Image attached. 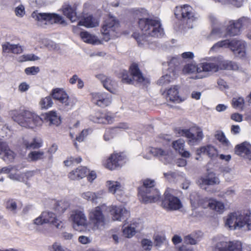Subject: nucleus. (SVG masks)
<instances>
[{
  "mask_svg": "<svg viewBox=\"0 0 251 251\" xmlns=\"http://www.w3.org/2000/svg\"><path fill=\"white\" fill-rule=\"evenodd\" d=\"M139 21L138 25L141 33L134 32L132 36L138 45L144 48L153 49L155 44L151 37H159L163 34V29L160 21L154 18H148L149 14L145 9L136 11Z\"/></svg>",
  "mask_w": 251,
  "mask_h": 251,
  "instance_id": "1",
  "label": "nucleus"
},
{
  "mask_svg": "<svg viewBox=\"0 0 251 251\" xmlns=\"http://www.w3.org/2000/svg\"><path fill=\"white\" fill-rule=\"evenodd\" d=\"M225 226L231 230H251V219L249 216L242 215L240 212L229 214L226 218Z\"/></svg>",
  "mask_w": 251,
  "mask_h": 251,
  "instance_id": "2",
  "label": "nucleus"
},
{
  "mask_svg": "<svg viewBox=\"0 0 251 251\" xmlns=\"http://www.w3.org/2000/svg\"><path fill=\"white\" fill-rule=\"evenodd\" d=\"M154 180L146 179L143 181V185L139 188L138 194L141 201L144 203H151L156 201L160 194L154 186Z\"/></svg>",
  "mask_w": 251,
  "mask_h": 251,
  "instance_id": "3",
  "label": "nucleus"
},
{
  "mask_svg": "<svg viewBox=\"0 0 251 251\" xmlns=\"http://www.w3.org/2000/svg\"><path fill=\"white\" fill-rule=\"evenodd\" d=\"M222 47L230 48L237 57L242 58L246 55L245 42L244 41L234 39L231 41L228 40L219 41L211 48L210 51L216 52Z\"/></svg>",
  "mask_w": 251,
  "mask_h": 251,
  "instance_id": "4",
  "label": "nucleus"
},
{
  "mask_svg": "<svg viewBox=\"0 0 251 251\" xmlns=\"http://www.w3.org/2000/svg\"><path fill=\"white\" fill-rule=\"evenodd\" d=\"M201 74L205 75V72H217L221 69H233L231 62L224 60L221 57H214L209 62L200 64Z\"/></svg>",
  "mask_w": 251,
  "mask_h": 251,
  "instance_id": "5",
  "label": "nucleus"
},
{
  "mask_svg": "<svg viewBox=\"0 0 251 251\" xmlns=\"http://www.w3.org/2000/svg\"><path fill=\"white\" fill-rule=\"evenodd\" d=\"M12 119L21 126L26 128H33L40 125L42 122V118L29 111H24L17 115L12 116Z\"/></svg>",
  "mask_w": 251,
  "mask_h": 251,
  "instance_id": "6",
  "label": "nucleus"
},
{
  "mask_svg": "<svg viewBox=\"0 0 251 251\" xmlns=\"http://www.w3.org/2000/svg\"><path fill=\"white\" fill-rule=\"evenodd\" d=\"M120 24L116 17L109 15L104 22L101 32L103 40L107 42L111 38L116 37L119 31Z\"/></svg>",
  "mask_w": 251,
  "mask_h": 251,
  "instance_id": "7",
  "label": "nucleus"
},
{
  "mask_svg": "<svg viewBox=\"0 0 251 251\" xmlns=\"http://www.w3.org/2000/svg\"><path fill=\"white\" fill-rule=\"evenodd\" d=\"M175 190L172 189H167L164 193V198L162 202V205L167 210H177L182 208V204L180 200L176 196Z\"/></svg>",
  "mask_w": 251,
  "mask_h": 251,
  "instance_id": "8",
  "label": "nucleus"
},
{
  "mask_svg": "<svg viewBox=\"0 0 251 251\" xmlns=\"http://www.w3.org/2000/svg\"><path fill=\"white\" fill-rule=\"evenodd\" d=\"M130 74L126 70L122 72V81L124 83L130 84L132 79L139 83H144L148 82V80L145 78L136 64H132L130 67Z\"/></svg>",
  "mask_w": 251,
  "mask_h": 251,
  "instance_id": "9",
  "label": "nucleus"
},
{
  "mask_svg": "<svg viewBox=\"0 0 251 251\" xmlns=\"http://www.w3.org/2000/svg\"><path fill=\"white\" fill-rule=\"evenodd\" d=\"M179 134L188 139V143L191 146L199 144L203 138V134L201 128L194 127L190 129H180Z\"/></svg>",
  "mask_w": 251,
  "mask_h": 251,
  "instance_id": "10",
  "label": "nucleus"
},
{
  "mask_svg": "<svg viewBox=\"0 0 251 251\" xmlns=\"http://www.w3.org/2000/svg\"><path fill=\"white\" fill-rule=\"evenodd\" d=\"M52 98L58 100L66 110L71 109L75 105L73 100L71 99L63 88L53 89L50 94Z\"/></svg>",
  "mask_w": 251,
  "mask_h": 251,
  "instance_id": "11",
  "label": "nucleus"
},
{
  "mask_svg": "<svg viewBox=\"0 0 251 251\" xmlns=\"http://www.w3.org/2000/svg\"><path fill=\"white\" fill-rule=\"evenodd\" d=\"M126 161V156L122 153H114L103 162V166L110 170L121 168Z\"/></svg>",
  "mask_w": 251,
  "mask_h": 251,
  "instance_id": "12",
  "label": "nucleus"
},
{
  "mask_svg": "<svg viewBox=\"0 0 251 251\" xmlns=\"http://www.w3.org/2000/svg\"><path fill=\"white\" fill-rule=\"evenodd\" d=\"M70 220L72 223L74 229L81 231L82 228L87 226V217L84 213L80 210H74L71 214Z\"/></svg>",
  "mask_w": 251,
  "mask_h": 251,
  "instance_id": "13",
  "label": "nucleus"
},
{
  "mask_svg": "<svg viewBox=\"0 0 251 251\" xmlns=\"http://www.w3.org/2000/svg\"><path fill=\"white\" fill-rule=\"evenodd\" d=\"M213 251H242V244L240 241H228L225 239L218 242Z\"/></svg>",
  "mask_w": 251,
  "mask_h": 251,
  "instance_id": "14",
  "label": "nucleus"
},
{
  "mask_svg": "<svg viewBox=\"0 0 251 251\" xmlns=\"http://www.w3.org/2000/svg\"><path fill=\"white\" fill-rule=\"evenodd\" d=\"M103 206H99L92 209L89 214V218L94 227L101 228L105 224V218L102 212Z\"/></svg>",
  "mask_w": 251,
  "mask_h": 251,
  "instance_id": "15",
  "label": "nucleus"
},
{
  "mask_svg": "<svg viewBox=\"0 0 251 251\" xmlns=\"http://www.w3.org/2000/svg\"><path fill=\"white\" fill-rule=\"evenodd\" d=\"M176 15L181 14L183 21H186L189 28H192L193 25L191 24L194 21L195 18L192 11V8L188 4H184L176 7Z\"/></svg>",
  "mask_w": 251,
  "mask_h": 251,
  "instance_id": "16",
  "label": "nucleus"
},
{
  "mask_svg": "<svg viewBox=\"0 0 251 251\" xmlns=\"http://www.w3.org/2000/svg\"><path fill=\"white\" fill-rule=\"evenodd\" d=\"M149 155H143V157L147 159L151 158V155L158 157L165 164L170 163L173 159L172 154L171 152L162 150L159 148H150L148 149Z\"/></svg>",
  "mask_w": 251,
  "mask_h": 251,
  "instance_id": "17",
  "label": "nucleus"
},
{
  "mask_svg": "<svg viewBox=\"0 0 251 251\" xmlns=\"http://www.w3.org/2000/svg\"><path fill=\"white\" fill-rule=\"evenodd\" d=\"M110 212L114 221L126 222L130 217V212L122 206H112Z\"/></svg>",
  "mask_w": 251,
  "mask_h": 251,
  "instance_id": "18",
  "label": "nucleus"
},
{
  "mask_svg": "<svg viewBox=\"0 0 251 251\" xmlns=\"http://www.w3.org/2000/svg\"><path fill=\"white\" fill-rule=\"evenodd\" d=\"M91 96L92 102L99 106L104 107L111 103V98L105 93H92Z\"/></svg>",
  "mask_w": 251,
  "mask_h": 251,
  "instance_id": "19",
  "label": "nucleus"
},
{
  "mask_svg": "<svg viewBox=\"0 0 251 251\" xmlns=\"http://www.w3.org/2000/svg\"><path fill=\"white\" fill-rule=\"evenodd\" d=\"M106 186L109 192L114 195L117 200H121L125 194L124 186L118 181L112 180L107 181Z\"/></svg>",
  "mask_w": 251,
  "mask_h": 251,
  "instance_id": "20",
  "label": "nucleus"
},
{
  "mask_svg": "<svg viewBox=\"0 0 251 251\" xmlns=\"http://www.w3.org/2000/svg\"><path fill=\"white\" fill-rule=\"evenodd\" d=\"M200 64L196 65L193 63H190L185 65L182 70V72L185 74H196L194 78L195 79H201L206 76V75L201 74Z\"/></svg>",
  "mask_w": 251,
  "mask_h": 251,
  "instance_id": "21",
  "label": "nucleus"
},
{
  "mask_svg": "<svg viewBox=\"0 0 251 251\" xmlns=\"http://www.w3.org/2000/svg\"><path fill=\"white\" fill-rule=\"evenodd\" d=\"M105 193L104 190H100L97 192L87 191L81 194L83 199L93 203H97V200L103 198Z\"/></svg>",
  "mask_w": 251,
  "mask_h": 251,
  "instance_id": "22",
  "label": "nucleus"
},
{
  "mask_svg": "<svg viewBox=\"0 0 251 251\" xmlns=\"http://www.w3.org/2000/svg\"><path fill=\"white\" fill-rule=\"evenodd\" d=\"M235 153L242 157L251 160V146L246 143L237 145L235 149Z\"/></svg>",
  "mask_w": 251,
  "mask_h": 251,
  "instance_id": "23",
  "label": "nucleus"
},
{
  "mask_svg": "<svg viewBox=\"0 0 251 251\" xmlns=\"http://www.w3.org/2000/svg\"><path fill=\"white\" fill-rule=\"evenodd\" d=\"M197 154L200 155L201 154L207 155L212 159H215L218 157V151L214 146L209 145L203 146L197 150Z\"/></svg>",
  "mask_w": 251,
  "mask_h": 251,
  "instance_id": "24",
  "label": "nucleus"
},
{
  "mask_svg": "<svg viewBox=\"0 0 251 251\" xmlns=\"http://www.w3.org/2000/svg\"><path fill=\"white\" fill-rule=\"evenodd\" d=\"M50 208L56 212V214H60L68 208L69 204L64 201H56L54 200H51L50 201Z\"/></svg>",
  "mask_w": 251,
  "mask_h": 251,
  "instance_id": "25",
  "label": "nucleus"
},
{
  "mask_svg": "<svg viewBox=\"0 0 251 251\" xmlns=\"http://www.w3.org/2000/svg\"><path fill=\"white\" fill-rule=\"evenodd\" d=\"M97 77L100 79L104 87L112 93L115 92L117 83L111 78L108 77L103 75H99Z\"/></svg>",
  "mask_w": 251,
  "mask_h": 251,
  "instance_id": "26",
  "label": "nucleus"
},
{
  "mask_svg": "<svg viewBox=\"0 0 251 251\" xmlns=\"http://www.w3.org/2000/svg\"><path fill=\"white\" fill-rule=\"evenodd\" d=\"M99 20L94 18L92 15H86L84 16L79 21L78 25H82L86 27H96L99 25Z\"/></svg>",
  "mask_w": 251,
  "mask_h": 251,
  "instance_id": "27",
  "label": "nucleus"
},
{
  "mask_svg": "<svg viewBox=\"0 0 251 251\" xmlns=\"http://www.w3.org/2000/svg\"><path fill=\"white\" fill-rule=\"evenodd\" d=\"M241 31L238 23L237 21L231 20L229 21L226 28V33H225L226 36L228 35L231 36L239 35Z\"/></svg>",
  "mask_w": 251,
  "mask_h": 251,
  "instance_id": "28",
  "label": "nucleus"
},
{
  "mask_svg": "<svg viewBox=\"0 0 251 251\" xmlns=\"http://www.w3.org/2000/svg\"><path fill=\"white\" fill-rule=\"evenodd\" d=\"M88 172L86 167H79L69 173V177L72 180L80 179L85 177Z\"/></svg>",
  "mask_w": 251,
  "mask_h": 251,
  "instance_id": "29",
  "label": "nucleus"
},
{
  "mask_svg": "<svg viewBox=\"0 0 251 251\" xmlns=\"http://www.w3.org/2000/svg\"><path fill=\"white\" fill-rule=\"evenodd\" d=\"M80 35L82 40L86 43L93 45H100L102 43V41L100 40L97 36L87 31L81 32Z\"/></svg>",
  "mask_w": 251,
  "mask_h": 251,
  "instance_id": "30",
  "label": "nucleus"
},
{
  "mask_svg": "<svg viewBox=\"0 0 251 251\" xmlns=\"http://www.w3.org/2000/svg\"><path fill=\"white\" fill-rule=\"evenodd\" d=\"M200 185H213L218 184L219 180L215 174L209 173L207 176L201 177L198 181Z\"/></svg>",
  "mask_w": 251,
  "mask_h": 251,
  "instance_id": "31",
  "label": "nucleus"
},
{
  "mask_svg": "<svg viewBox=\"0 0 251 251\" xmlns=\"http://www.w3.org/2000/svg\"><path fill=\"white\" fill-rule=\"evenodd\" d=\"M47 224V211H43L41 215L33 220V224L37 226L36 229L43 232L42 228Z\"/></svg>",
  "mask_w": 251,
  "mask_h": 251,
  "instance_id": "32",
  "label": "nucleus"
},
{
  "mask_svg": "<svg viewBox=\"0 0 251 251\" xmlns=\"http://www.w3.org/2000/svg\"><path fill=\"white\" fill-rule=\"evenodd\" d=\"M166 99L167 100L176 102L181 101L178 95V87L177 86H174L167 90Z\"/></svg>",
  "mask_w": 251,
  "mask_h": 251,
  "instance_id": "33",
  "label": "nucleus"
},
{
  "mask_svg": "<svg viewBox=\"0 0 251 251\" xmlns=\"http://www.w3.org/2000/svg\"><path fill=\"white\" fill-rule=\"evenodd\" d=\"M5 148L1 150V154H0L1 158L6 162H12L15 156V153L9 149L8 145L6 143Z\"/></svg>",
  "mask_w": 251,
  "mask_h": 251,
  "instance_id": "34",
  "label": "nucleus"
},
{
  "mask_svg": "<svg viewBox=\"0 0 251 251\" xmlns=\"http://www.w3.org/2000/svg\"><path fill=\"white\" fill-rule=\"evenodd\" d=\"M91 120L95 123L109 124L112 122V118L104 113H98L95 116H91Z\"/></svg>",
  "mask_w": 251,
  "mask_h": 251,
  "instance_id": "35",
  "label": "nucleus"
},
{
  "mask_svg": "<svg viewBox=\"0 0 251 251\" xmlns=\"http://www.w3.org/2000/svg\"><path fill=\"white\" fill-rule=\"evenodd\" d=\"M31 17L37 21L38 25L44 26L47 23V13H39L37 11H34Z\"/></svg>",
  "mask_w": 251,
  "mask_h": 251,
  "instance_id": "36",
  "label": "nucleus"
},
{
  "mask_svg": "<svg viewBox=\"0 0 251 251\" xmlns=\"http://www.w3.org/2000/svg\"><path fill=\"white\" fill-rule=\"evenodd\" d=\"M208 205L210 209L214 210L219 214H222L225 210V206L224 203L215 199H212L209 201Z\"/></svg>",
  "mask_w": 251,
  "mask_h": 251,
  "instance_id": "37",
  "label": "nucleus"
},
{
  "mask_svg": "<svg viewBox=\"0 0 251 251\" xmlns=\"http://www.w3.org/2000/svg\"><path fill=\"white\" fill-rule=\"evenodd\" d=\"M48 224L55 226L58 229H61L63 227L62 222L57 218L55 214L52 212H48Z\"/></svg>",
  "mask_w": 251,
  "mask_h": 251,
  "instance_id": "38",
  "label": "nucleus"
},
{
  "mask_svg": "<svg viewBox=\"0 0 251 251\" xmlns=\"http://www.w3.org/2000/svg\"><path fill=\"white\" fill-rule=\"evenodd\" d=\"M23 143L26 149H35L42 147L43 142L40 138L35 137L30 142L28 141L24 140Z\"/></svg>",
  "mask_w": 251,
  "mask_h": 251,
  "instance_id": "39",
  "label": "nucleus"
},
{
  "mask_svg": "<svg viewBox=\"0 0 251 251\" xmlns=\"http://www.w3.org/2000/svg\"><path fill=\"white\" fill-rule=\"evenodd\" d=\"M63 14L70 19L72 22L77 20L75 10L70 5H66L63 9Z\"/></svg>",
  "mask_w": 251,
  "mask_h": 251,
  "instance_id": "40",
  "label": "nucleus"
},
{
  "mask_svg": "<svg viewBox=\"0 0 251 251\" xmlns=\"http://www.w3.org/2000/svg\"><path fill=\"white\" fill-rule=\"evenodd\" d=\"M225 36L226 34L223 33L221 29L215 28H213L210 34L207 36V39L209 41H213Z\"/></svg>",
  "mask_w": 251,
  "mask_h": 251,
  "instance_id": "41",
  "label": "nucleus"
},
{
  "mask_svg": "<svg viewBox=\"0 0 251 251\" xmlns=\"http://www.w3.org/2000/svg\"><path fill=\"white\" fill-rule=\"evenodd\" d=\"M48 121H50V124L56 126L61 123L60 117L58 116L54 111H50L48 113Z\"/></svg>",
  "mask_w": 251,
  "mask_h": 251,
  "instance_id": "42",
  "label": "nucleus"
},
{
  "mask_svg": "<svg viewBox=\"0 0 251 251\" xmlns=\"http://www.w3.org/2000/svg\"><path fill=\"white\" fill-rule=\"evenodd\" d=\"M136 226L134 224L128 225L123 229V233L124 235L127 238L132 237L136 233L135 228Z\"/></svg>",
  "mask_w": 251,
  "mask_h": 251,
  "instance_id": "43",
  "label": "nucleus"
},
{
  "mask_svg": "<svg viewBox=\"0 0 251 251\" xmlns=\"http://www.w3.org/2000/svg\"><path fill=\"white\" fill-rule=\"evenodd\" d=\"M190 200L192 206L195 209L200 206L201 198L197 192H192L190 195Z\"/></svg>",
  "mask_w": 251,
  "mask_h": 251,
  "instance_id": "44",
  "label": "nucleus"
},
{
  "mask_svg": "<svg viewBox=\"0 0 251 251\" xmlns=\"http://www.w3.org/2000/svg\"><path fill=\"white\" fill-rule=\"evenodd\" d=\"M48 23L52 24L53 23L63 24L64 21L62 17L55 14L48 13Z\"/></svg>",
  "mask_w": 251,
  "mask_h": 251,
  "instance_id": "45",
  "label": "nucleus"
},
{
  "mask_svg": "<svg viewBox=\"0 0 251 251\" xmlns=\"http://www.w3.org/2000/svg\"><path fill=\"white\" fill-rule=\"evenodd\" d=\"M215 138L219 141L223 145L228 147L229 142L226 138L224 133L221 131H217L215 134Z\"/></svg>",
  "mask_w": 251,
  "mask_h": 251,
  "instance_id": "46",
  "label": "nucleus"
},
{
  "mask_svg": "<svg viewBox=\"0 0 251 251\" xmlns=\"http://www.w3.org/2000/svg\"><path fill=\"white\" fill-rule=\"evenodd\" d=\"M13 172V171L8 175V177L10 179L20 182H23L25 180L24 176L25 175L23 173H18V172L15 173Z\"/></svg>",
  "mask_w": 251,
  "mask_h": 251,
  "instance_id": "47",
  "label": "nucleus"
},
{
  "mask_svg": "<svg viewBox=\"0 0 251 251\" xmlns=\"http://www.w3.org/2000/svg\"><path fill=\"white\" fill-rule=\"evenodd\" d=\"M184 141L181 139L176 140L173 143V147L174 149L179 153L181 152L184 149Z\"/></svg>",
  "mask_w": 251,
  "mask_h": 251,
  "instance_id": "48",
  "label": "nucleus"
},
{
  "mask_svg": "<svg viewBox=\"0 0 251 251\" xmlns=\"http://www.w3.org/2000/svg\"><path fill=\"white\" fill-rule=\"evenodd\" d=\"M28 157L31 161H37L43 158L44 152L42 151H32L29 153Z\"/></svg>",
  "mask_w": 251,
  "mask_h": 251,
  "instance_id": "49",
  "label": "nucleus"
},
{
  "mask_svg": "<svg viewBox=\"0 0 251 251\" xmlns=\"http://www.w3.org/2000/svg\"><path fill=\"white\" fill-rule=\"evenodd\" d=\"M232 105L234 108L243 109L244 106V100L242 97L234 98L232 99Z\"/></svg>",
  "mask_w": 251,
  "mask_h": 251,
  "instance_id": "50",
  "label": "nucleus"
},
{
  "mask_svg": "<svg viewBox=\"0 0 251 251\" xmlns=\"http://www.w3.org/2000/svg\"><path fill=\"white\" fill-rule=\"evenodd\" d=\"M141 245L143 250L150 251L152 249L153 243L151 240L145 238L141 240Z\"/></svg>",
  "mask_w": 251,
  "mask_h": 251,
  "instance_id": "51",
  "label": "nucleus"
},
{
  "mask_svg": "<svg viewBox=\"0 0 251 251\" xmlns=\"http://www.w3.org/2000/svg\"><path fill=\"white\" fill-rule=\"evenodd\" d=\"M184 240L186 244L195 245L198 241V238L195 234H191L186 236Z\"/></svg>",
  "mask_w": 251,
  "mask_h": 251,
  "instance_id": "52",
  "label": "nucleus"
},
{
  "mask_svg": "<svg viewBox=\"0 0 251 251\" xmlns=\"http://www.w3.org/2000/svg\"><path fill=\"white\" fill-rule=\"evenodd\" d=\"M38 59V57L33 54H24L18 58L19 62H25L27 61H35Z\"/></svg>",
  "mask_w": 251,
  "mask_h": 251,
  "instance_id": "53",
  "label": "nucleus"
},
{
  "mask_svg": "<svg viewBox=\"0 0 251 251\" xmlns=\"http://www.w3.org/2000/svg\"><path fill=\"white\" fill-rule=\"evenodd\" d=\"M241 29H245L248 27L251 24L250 20L247 17H242L237 20Z\"/></svg>",
  "mask_w": 251,
  "mask_h": 251,
  "instance_id": "54",
  "label": "nucleus"
},
{
  "mask_svg": "<svg viewBox=\"0 0 251 251\" xmlns=\"http://www.w3.org/2000/svg\"><path fill=\"white\" fill-rule=\"evenodd\" d=\"M6 207L13 213H16L17 209V204L16 201L14 200H8L6 202Z\"/></svg>",
  "mask_w": 251,
  "mask_h": 251,
  "instance_id": "55",
  "label": "nucleus"
},
{
  "mask_svg": "<svg viewBox=\"0 0 251 251\" xmlns=\"http://www.w3.org/2000/svg\"><path fill=\"white\" fill-rule=\"evenodd\" d=\"M116 132L117 128H113L106 130L103 136L104 140L107 141L113 138Z\"/></svg>",
  "mask_w": 251,
  "mask_h": 251,
  "instance_id": "56",
  "label": "nucleus"
},
{
  "mask_svg": "<svg viewBox=\"0 0 251 251\" xmlns=\"http://www.w3.org/2000/svg\"><path fill=\"white\" fill-rule=\"evenodd\" d=\"M154 240L155 246L159 247L165 241L166 238L164 235L157 234L154 236Z\"/></svg>",
  "mask_w": 251,
  "mask_h": 251,
  "instance_id": "57",
  "label": "nucleus"
},
{
  "mask_svg": "<svg viewBox=\"0 0 251 251\" xmlns=\"http://www.w3.org/2000/svg\"><path fill=\"white\" fill-rule=\"evenodd\" d=\"M172 78L170 75H166L162 76L157 82V83L160 85H165L169 84L171 81Z\"/></svg>",
  "mask_w": 251,
  "mask_h": 251,
  "instance_id": "58",
  "label": "nucleus"
},
{
  "mask_svg": "<svg viewBox=\"0 0 251 251\" xmlns=\"http://www.w3.org/2000/svg\"><path fill=\"white\" fill-rule=\"evenodd\" d=\"M13 45L9 42H6L1 45L2 50L5 53H12Z\"/></svg>",
  "mask_w": 251,
  "mask_h": 251,
  "instance_id": "59",
  "label": "nucleus"
},
{
  "mask_svg": "<svg viewBox=\"0 0 251 251\" xmlns=\"http://www.w3.org/2000/svg\"><path fill=\"white\" fill-rule=\"evenodd\" d=\"M39 71L40 69L39 67L32 66L25 68V72L27 75H35L39 72Z\"/></svg>",
  "mask_w": 251,
  "mask_h": 251,
  "instance_id": "60",
  "label": "nucleus"
},
{
  "mask_svg": "<svg viewBox=\"0 0 251 251\" xmlns=\"http://www.w3.org/2000/svg\"><path fill=\"white\" fill-rule=\"evenodd\" d=\"M58 147L55 144H53L50 149L48 150V162L49 160L52 161V154L54 153L57 150Z\"/></svg>",
  "mask_w": 251,
  "mask_h": 251,
  "instance_id": "61",
  "label": "nucleus"
},
{
  "mask_svg": "<svg viewBox=\"0 0 251 251\" xmlns=\"http://www.w3.org/2000/svg\"><path fill=\"white\" fill-rule=\"evenodd\" d=\"M23 51V47L19 44H14L12 53L14 54H21Z\"/></svg>",
  "mask_w": 251,
  "mask_h": 251,
  "instance_id": "62",
  "label": "nucleus"
},
{
  "mask_svg": "<svg viewBox=\"0 0 251 251\" xmlns=\"http://www.w3.org/2000/svg\"><path fill=\"white\" fill-rule=\"evenodd\" d=\"M16 16L23 17L25 13V8L23 5H20L16 8L15 10Z\"/></svg>",
  "mask_w": 251,
  "mask_h": 251,
  "instance_id": "63",
  "label": "nucleus"
},
{
  "mask_svg": "<svg viewBox=\"0 0 251 251\" xmlns=\"http://www.w3.org/2000/svg\"><path fill=\"white\" fill-rule=\"evenodd\" d=\"M88 130L87 129L83 130L79 134V136L76 137V140L79 142L83 141L85 137L88 135Z\"/></svg>",
  "mask_w": 251,
  "mask_h": 251,
  "instance_id": "64",
  "label": "nucleus"
}]
</instances>
